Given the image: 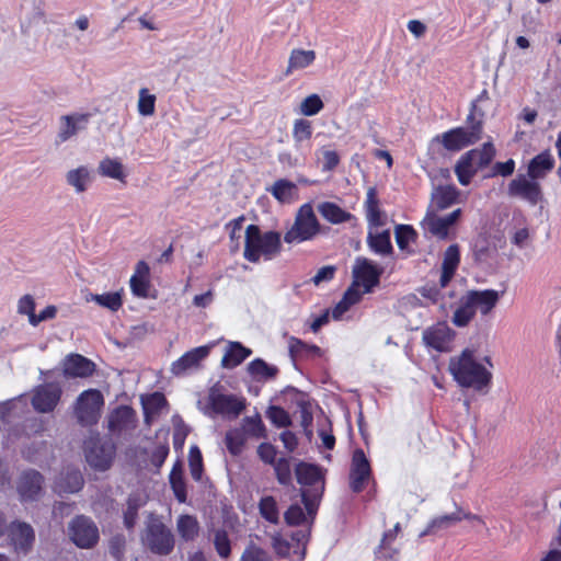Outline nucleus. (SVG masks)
<instances>
[{"label": "nucleus", "instance_id": "a878e982", "mask_svg": "<svg viewBox=\"0 0 561 561\" xmlns=\"http://www.w3.org/2000/svg\"><path fill=\"white\" fill-rule=\"evenodd\" d=\"M554 167V158L550 151L546 150L534 157L527 169V175L531 180L543 179Z\"/></svg>", "mask_w": 561, "mask_h": 561}, {"label": "nucleus", "instance_id": "412c9836", "mask_svg": "<svg viewBox=\"0 0 561 561\" xmlns=\"http://www.w3.org/2000/svg\"><path fill=\"white\" fill-rule=\"evenodd\" d=\"M89 114L75 113L65 115L60 118V127L58 131V140L65 142L71 137L83 130L89 122Z\"/></svg>", "mask_w": 561, "mask_h": 561}, {"label": "nucleus", "instance_id": "0e129e2a", "mask_svg": "<svg viewBox=\"0 0 561 561\" xmlns=\"http://www.w3.org/2000/svg\"><path fill=\"white\" fill-rule=\"evenodd\" d=\"M309 538V531L306 529H299L291 534V542L295 543L294 554H299L301 558L305 556L306 543Z\"/></svg>", "mask_w": 561, "mask_h": 561}, {"label": "nucleus", "instance_id": "f03ea898", "mask_svg": "<svg viewBox=\"0 0 561 561\" xmlns=\"http://www.w3.org/2000/svg\"><path fill=\"white\" fill-rule=\"evenodd\" d=\"M282 251L280 233L277 231L262 232L256 225H249L245 229V244L243 257L257 263L261 260L271 261Z\"/></svg>", "mask_w": 561, "mask_h": 561}, {"label": "nucleus", "instance_id": "c9c22d12", "mask_svg": "<svg viewBox=\"0 0 561 561\" xmlns=\"http://www.w3.org/2000/svg\"><path fill=\"white\" fill-rule=\"evenodd\" d=\"M365 211L369 227H380L382 225L379 199L375 187H369L366 193Z\"/></svg>", "mask_w": 561, "mask_h": 561}, {"label": "nucleus", "instance_id": "338daca9", "mask_svg": "<svg viewBox=\"0 0 561 561\" xmlns=\"http://www.w3.org/2000/svg\"><path fill=\"white\" fill-rule=\"evenodd\" d=\"M530 240V232L527 226L515 228L511 234V241L519 249L525 248Z\"/></svg>", "mask_w": 561, "mask_h": 561}, {"label": "nucleus", "instance_id": "72a5a7b5", "mask_svg": "<svg viewBox=\"0 0 561 561\" xmlns=\"http://www.w3.org/2000/svg\"><path fill=\"white\" fill-rule=\"evenodd\" d=\"M477 310L469 295H465L460 298L459 305L454 311L451 321L456 327L462 328L469 324L473 319Z\"/></svg>", "mask_w": 561, "mask_h": 561}, {"label": "nucleus", "instance_id": "f257e3e1", "mask_svg": "<svg viewBox=\"0 0 561 561\" xmlns=\"http://www.w3.org/2000/svg\"><path fill=\"white\" fill-rule=\"evenodd\" d=\"M492 367L491 358L481 357L473 347H467L459 355L453 356L448 364L450 375L460 387L477 391H482L490 386Z\"/></svg>", "mask_w": 561, "mask_h": 561}, {"label": "nucleus", "instance_id": "bf43d9fd", "mask_svg": "<svg viewBox=\"0 0 561 561\" xmlns=\"http://www.w3.org/2000/svg\"><path fill=\"white\" fill-rule=\"evenodd\" d=\"M242 426L243 433H248L249 435L257 438L264 436V425L257 414L244 417Z\"/></svg>", "mask_w": 561, "mask_h": 561}, {"label": "nucleus", "instance_id": "052dcab7", "mask_svg": "<svg viewBox=\"0 0 561 561\" xmlns=\"http://www.w3.org/2000/svg\"><path fill=\"white\" fill-rule=\"evenodd\" d=\"M214 545L221 558H228L231 551L230 540L225 530H217L214 536Z\"/></svg>", "mask_w": 561, "mask_h": 561}, {"label": "nucleus", "instance_id": "4be33fe9", "mask_svg": "<svg viewBox=\"0 0 561 561\" xmlns=\"http://www.w3.org/2000/svg\"><path fill=\"white\" fill-rule=\"evenodd\" d=\"M130 290L134 296L147 298L150 289V267L145 261L136 264L135 272L129 279Z\"/></svg>", "mask_w": 561, "mask_h": 561}, {"label": "nucleus", "instance_id": "dca6fc26", "mask_svg": "<svg viewBox=\"0 0 561 561\" xmlns=\"http://www.w3.org/2000/svg\"><path fill=\"white\" fill-rule=\"evenodd\" d=\"M7 529L10 542L16 552L26 553L32 548L35 534L30 524L13 522Z\"/></svg>", "mask_w": 561, "mask_h": 561}, {"label": "nucleus", "instance_id": "de8ad7c7", "mask_svg": "<svg viewBox=\"0 0 561 561\" xmlns=\"http://www.w3.org/2000/svg\"><path fill=\"white\" fill-rule=\"evenodd\" d=\"M170 483L179 502L186 501V488L183 479V472L180 465H175L170 473Z\"/></svg>", "mask_w": 561, "mask_h": 561}, {"label": "nucleus", "instance_id": "0eeeda50", "mask_svg": "<svg viewBox=\"0 0 561 561\" xmlns=\"http://www.w3.org/2000/svg\"><path fill=\"white\" fill-rule=\"evenodd\" d=\"M85 459L88 463L104 471L110 468L115 455V446L110 440H102L100 437H90L84 444Z\"/></svg>", "mask_w": 561, "mask_h": 561}, {"label": "nucleus", "instance_id": "20e7f679", "mask_svg": "<svg viewBox=\"0 0 561 561\" xmlns=\"http://www.w3.org/2000/svg\"><path fill=\"white\" fill-rule=\"evenodd\" d=\"M321 230V225L314 214L311 203L302 204L296 215L293 225L284 234V241L288 244H299L313 240Z\"/></svg>", "mask_w": 561, "mask_h": 561}, {"label": "nucleus", "instance_id": "423d86ee", "mask_svg": "<svg viewBox=\"0 0 561 561\" xmlns=\"http://www.w3.org/2000/svg\"><path fill=\"white\" fill-rule=\"evenodd\" d=\"M67 533L69 539L80 549H91L100 539L96 524L84 515L72 518L68 524Z\"/></svg>", "mask_w": 561, "mask_h": 561}, {"label": "nucleus", "instance_id": "f8f14e48", "mask_svg": "<svg viewBox=\"0 0 561 561\" xmlns=\"http://www.w3.org/2000/svg\"><path fill=\"white\" fill-rule=\"evenodd\" d=\"M508 194L522 198L531 206L537 205L542 198L540 184L526 175H518L511 181L508 184Z\"/></svg>", "mask_w": 561, "mask_h": 561}, {"label": "nucleus", "instance_id": "a211bd4d", "mask_svg": "<svg viewBox=\"0 0 561 561\" xmlns=\"http://www.w3.org/2000/svg\"><path fill=\"white\" fill-rule=\"evenodd\" d=\"M95 370V364L80 354H70L62 360V373L67 378H87Z\"/></svg>", "mask_w": 561, "mask_h": 561}, {"label": "nucleus", "instance_id": "aec40b11", "mask_svg": "<svg viewBox=\"0 0 561 561\" xmlns=\"http://www.w3.org/2000/svg\"><path fill=\"white\" fill-rule=\"evenodd\" d=\"M136 413L128 405H121L108 415V430L113 434L128 432L136 426Z\"/></svg>", "mask_w": 561, "mask_h": 561}, {"label": "nucleus", "instance_id": "864d4df0", "mask_svg": "<svg viewBox=\"0 0 561 561\" xmlns=\"http://www.w3.org/2000/svg\"><path fill=\"white\" fill-rule=\"evenodd\" d=\"M188 466L192 478L196 481L201 480L203 473V459L202 453L197 446H192L190 448Z\"/></svg>", "mask_w": 561, "mask_h": 561}, {"label": "nucleus", "instance_id": "6ab92c4d", "mask_svg": "<svg viewBox=\"0 0 561 561\" xmlns=\"http://www.w3.org/2000/svg\"><path fill=\"white\" fill-rule=\"evenodd\" d=\"M43 477L30 470L22 473L18 482V492L22 502L35 501L42 492Z\"/></svg>", "mask_w": 561, "mask_h": 561}, {"label": "nucleus", "instance_id": "6e6552de", "mask_svg": "<svg viewBox=\"0 0 561 561\" xmlns=\"http://www.w3.org/2000/svg\"><path fill=\"white\" fill-rule=\"evenodd\" d=\"M481 123H474L470 128L457 127L453 128L440 136H437L435 140L440 141L445 149L449 151H459L462 148L477 142L481 138Z\"/></svg>", "mask_w": 561, "mask_h": 561}, {"label": "nucleus", "instance_id": "3c124183", "mask_svg": "<svg viewBox=\"0 0 561 561\" xmlns=\"http://www.w3.org/2000/svg\"><path fill=\"white\" fill-rule=\"evenodd\" d=\"M324 104L321 98L313 93L305 98L299 106L300 114L305 116H314L322 111Z\"/></svg>", "mask_w": 561, "mask_h": 561}, {"label": "nucleus", "instance_id": "cd10ccee", "mask_svg": "<svg viewBox=\"0 0 561 561\" xmlns=\"http://www.w3.org/2000/svg\"><path fill=\"white\" fill-rule=\"evenodd\" d=\"M472 253L478 263H489L497 254L495 243L485 234H479L472 243Z\"/></svg>", "mask_w": 561, "mask_h": 561}, {"label": "nucleus", "instance_id": "7c9ffc66", "mask_svg": "<svg viewBox=\"0 0 561 561\" xmlns=\"http://www.w3.org/2000/svg\"><path fill=\"white\" fill-rule=\"evenodd\" d=\"M474 154L473 152H466L456 163L455 173L461 185H468L473 175L480 170L474 161Z\"/></svg>", "mask_w": 561, "mask_h": 561}, {"label": "nucleus", "instance_id": "2f4dec72", "mask_svg": "<svg viewBox=\"0 0 561 561\" xmlns=\"http://www.w3.org/2000/svg\"><path fill=\"white\" fill-rule=\"evenodd\" d=\"M268 191L282 204H290L298 197L297 185L286 179L277 180Z\"/></svg>", "mask_w": 561, "mask_h": 561}, {"label": "nucleus", "instance_id": "ea45409f", "mask_svg": "<svg viewBox=\"0 0 561 561\" xmlns=\"http://www.w3.org/2000/svg\"><path fill=\"white\" fill-rule=\"evenodd\" d=\"M368 244L370 249L380 255H387L392 252L389 230L369 232Z\"/></svg>", "mask_w": 561, "mask_h": 561}, {"label": "nucleus", "instance_id": "c756f323", "mask_svg": "<svg viewBox=\"0 0 561 561\" xmlns=\"http://www.w3.org/2000/svg\"><path fill=\"white\" fill-rule=\"evenodd\" d=\"M252 354V351L239 342H229L226 346L221 365L226 368H234Z\"/></svg>", "mask_w": 561, "mask_h": 561}, {"label": "nucleus", "instance_id": "a19ab883", "mask_svg": "<svg viewBox=\"0 0 561 561\" xmlns=\"http://www.w3.org/2000/svg\"><path fill=\"white\" fill-rule=\"evenodd\" d=\"M460 520H462L460 511L436 517L428 523L427 527L420 534V536L424 537L438 530L447 529Z\"/></svg>", "mask_w": 561, "mask_h": 561}, {"label": "nucleus", "instance_id": "4468645a", "mask_svg": "<svg viewBox=\"0 0 561 561\" xmlns=\"http://www.w3.org/2000/svg\"><path fill=\"white\" fill-rule=\"evenodd\" d=\"M371 476L370 463L362 449H356L353 454L351 471H350V486L353 492H360L366 486Z\"/></svg>", "mask_w": 561, "mask_h": 561}, {"label": "nucleus", "instance_id": "2eb2a0df", "mask_svg": "<svg viewBox=\"0 0 561 561\" xmlns=\"http://www.w3.org/2000/svg\"><path fill=\"white\" fill-rule=\"evenodd\" d=\"M213 346L214 344L202 345L184 353L179 359L172 363V374L181 376L190 370L199 368L201 363L208 357Z\"/></svg>", "mask_w": 561, "mask_h": 561}, {"label": "nucleus", "instance_id": "f3484780", "mask_svg": "<svg viewBox=\"0 0 561 561\" xmlns=\"http://www.w3.org/2000/svg\"><path fill=\"white\" fill-rule=\"evenodd\" d=\"M354 284L369 293L378 283L380 271L366 259L358 257L353 267Z\"/></svg>", "mask_w": 561, "mask_h": 561}, {"label": "nucleus", "instance_id": "7ed1b4c3", "mask_svg": "<svg viewBox=\"0 0 561 561\" xmlns=\"http://www.w3.org/2000/svg\"><path fill=\"white\" fill-rule=\"evenodd\" d=\"M296 478L306 489L301 492V497L309 515L316 514L319 501L324 491V474L322 469L312 463L299 462L295 469Z\"/></svg>", "mask_w": 561, "mask_h": 561}, {"label": "nucleus", "instance_id": "603ef678", "mask_svg": "<svg viewBox=\"0 0 561 561\" xmlns=\"http://www.w3.org/2000/svg\"><path fill=\"white\" fill-rule=\"evenodd\" d=\"M245 437L242 430L234 428L226 434V445L232 455H239L242 450Z\"/></svg>", "mask_w": 561, "mask_h": 561}, {"label": "nucleus", "instance_id": "39448f33", "mask_svg": "<svg viewBox=\"0 0 561 561\" xmlns=\"http://www.w3.org/2000/svg\"><path fill=\"white\" fill-rule=\"evenodd\" d=\"M198 404L202 412L209 417L221 415L226 419H236L245 409V399L236 394L222 393L213 387L206 403L202 405L199 401Z\"/></svg>", "mask_w": 561, "mask_h": 561}, {"label": "nucleus", "instance_id": "bb28decb", "mask_svg": "<svg viewBox=\"0 0 561 561\" xmlns=\"http://www.w3.org/2000/svg\"><path fill=\"white\" fill-rule=\"evenodd\" d=\"M83 486V477L78 469H67L62 472L54 484L57 493H76Z\"/></svg>", "mask_w": 561, "mask_h": 561}, {"label": "nucleus", "instance_id": "473e14b6", "mask_svg": "<svg viewBox=\"0 0 561 561\" xmlns=\"http://www.w3.org/2000/svg\"><path fill=\"white\" fill-rule=\"evenodd\" d=\"M319 214L330 224L339 225L353 219V215L342 209L337 204L332 202H322L318 205Z\"/></svg>", "mask_w": 561, "mask_h": 561}, {"label": "nucleus", "instance_id": "f704fd0d", "mask_svg": "<svg viewBox=\"0 0 561 561\" xmlns=\"http://www.w3.org/2000/svg\"><path fill=\"white\" fill-rule=\"evenodd\" d=\"M459 191L454 185H439L432 192V202L443 210L457 202Z\"/></svg>", "mask_w": 561, "mask_h": 561}, {"label": "nucleus", "instance_id": "5701e85b", "mask_svg": "<svg viewBox=\"0 0 561 561\" xmlns=\"http://www.w3.org/2000/svg\"><path fill=\"white\" fill-rule=\"evenodd\" d=\"M317 54L313 49L294 48L290 50L285 70L286 76L302 71L312 66Z\"/></svg>", "mask_w": 561, "mask_h": 561}, {"label": "nucleus", "instance_id": "774afa93", "mask_svg": "<svg viewBox=\"0 0 561 561\" xmlns=\"http://www.w3.org/2000/svg\"><path fill=\"white\" fill-rule=\"evenodd\" d=\"M335 266L333 265H327V266H322L317 273L316 275L311 278V282L316 285V286H319L321 285L322 283H328L330 282L331 279H333L334 277V274H335Z\"/></svg>", "mask_w": 561, "mask_h": 561}, {"label": "nucleus", "instance_id": "13d9d810", "mask_svg": "<svg viewBox=\"0 0 561 561\" xmlns=\"http://www.w3.org/2000/svg\"><path fill=\"white\" fill-rule=\"evenodd\" d=\"M266 415L277 427H286L291 424L289 414L283 408L275 405L270 407L266 411Z\"/></svg>", "mask_w": 561, "mask_h": 561}, {"label": "nucleus", "instance_id": "c85d7f7f", "mask_svg": "<svg viewBox=\"0 0 561 561\" xmlns=\"http://www.w3.org/2000/svg\"><path fill=\"white\" fill-rule=\"evenodd\" d=\"M468 295L472 299L476 310L483 316L488 314L500 299V293L494 289L470 290Z\"/></svg>", "mask_w": 561, "mask_h": 561}, {"label": "nucleus", "instance_id": "e2e57ef3", "mask_svg": "<svg viewBox=\"0 0 561 561\" xmlns=\"http://www.w3.org/2000/svg\"><path fill=\"white\" fill-rule=\"evenodd\" d=\"M272 546L279 557H288L294 553L293 546H295V543L288 541L279 534H276L272 537Z\"/></svg>", "mask_w": 561, "mask_h": 561}, {"label": "nucleus", "instance_id": "8fccbe9b", "mask_svg": "<svg viewBox=\"0 0 561 561\" xmlns=\"http://www.w3.org/2000/svg\"><path fill=\"white\" fill-rule=\"evenodd\" d=\"M261 515L272 524H277L279 519V512L276 501L272 496H265L260 501Z\"/></svg>", "mask_w": 561, "mask_h": 561}, {"label": "nucleus", "instance_id": "393cba45", "mask_svg": "<svg viewBox=\"0 0 561 561\" xmlns=\"http://www.w3.org/2000/svg\"><path fill=\"white\" fill-rule=\"evenodd\" d=\"M460 262V252L457 244L449 245L443 257L439 286L445 288L454 277Z\"/></svg>", "mask_w": 561, "mask_h": 561}, {"label": "nucleus", "instance_id": "4c0bfd02", "mask_svg": "<svg viewBox=\"0 0 561 561\" xmlns=\"http://www.w3.org/2000/svg\"><path fill=\"white\" fill-rule=\"evenodd\" d=\"M98 171L102 176L125 182L126 173L123 163L116 158L106 157L100 161Z\"/></svg>", "mask_w": 561, "mask_h": 561}, {"label": "nucleus", "instance_id": "09e8293b", "mask_svg": "<svg viewBox=\"0 0 561 561\" xmlns=\"http://www.w3.org/2000/svg\"><path fill=\"white\" fill-rule=\"evenodd\" d=\"M138 113L141 116H151L154 113L156 108V96L149 93L148 89L142 88L139 90L138 98Z\"/></svg>", "mask_w": 561, "mask_h": 561}, {"label": "nucleus", "instance_id": "4d7b16f0", "mask_svg": "<svg viewBox=\"0 0 561 561\" xmlns=\"http://www.w3.org/2000/svg\"><path fill=\"white\" fill-rule=\"evenodd\" d=\"M469 152L476 153L474 161L477 162L479 169H482L493 160L495 156V148L491 142H486L481 149H472Z\"/></svg>", "mask_w": 561, "mask_h": 561}, {"label": "nucleus", "instance_id": "79ce46f5", "mask_svg": "<svg viewBox=\"0 0 561 561\" xmlns=\"http://www.w3.org/2000/svg\"><path fill=\"white\" fill-rule=\"evenodd\" d=\"M85 299L87 301H93L100 307L106 308L111 311H117L123 305V299L119 291L89 294Z\"/></svg>", "mask_w": 561, "mask_h": 561}, {"label": "nucleus", "instance_id": "680f3d73", "mask_svg": "<svg viewBox=\"0 0 561 561\" xmlns=\"http://www.w3.org/2000/svg\"><path fill=\"white\" fill-rule=\"evenodd\" d=\"M241 561H272V558L259 546L250 545L243 551Z\"/></svg>", "mask_w": 561, "mask_h": 561}, {"label": "nucleus", "instance_id": "5fc2aeb1", "mask_svg": "<svg viewBox=\"0 0 561 561\" xmlns=\"http://www.w3.org/2000/svg\"><path fill=\"white\" fill-rule=\"evenodd\" d=\"M415 237L416 232L411 226L399 225L396 227V241L401 250L407 249L415 240Z\"/></svg>", "mask_w": 561, "mask_h": 561}, {"label": "nucleus", "instance_id": "69168bd1", "mask_svg": "<svg viewBox=\"0 0 561 561\" xmlns=\"http://www.w3.org/2000/svg\"><path fill=\"white\" fill-rule=\"evenodd\" d=\"M144 402V409L146 412L152 411L157 412L161 410L165 404L167 400L164 396L160 392H154L150 396H148L146 399L142 400Z\"/></svg>", "mask_w": 561, "mask_h": 561}, {"label": "nucleus", "instance_id": "a18cd8bd", "mask_svg": "<svg viewBox=\"0 0 561 561\" xmlns=\"http://www.w3.org/2000/svg\"><path fill=\"white\" fill-rule=\"evenodd\" d=\"M316 514L309 515V512L299 504H293L285 512V520L288 525L310 524Z\"/></svg>", "mask_w": 561, "mask_h": 561}, {"label": "nucleus", "instance_id": "ddd939ff", "mask_svg": "<svg viewBox=\"0 0 561 561\" xmlns=\"http://www.w3.org/2000/svg\"><path fill=\"white\" fill-rule=\"evenodd\" d=\"M455 336L446 322H437L423 331L422 340L427 347L438 352H448Z\"/></svg>", "mask_w": 561, "mask_h": 561}, {"label": "nucleus", "instance_id": "b1692460", "mask_svg": "<svg viewBox=\"0 0 561 561\" xmlns=\"http://www.w3.org/2000/svg\"><path fill=\"white\" fill-rule=\"evenodd\" d=\"M66 183L73 188L75 193H84L91 185L93 180V173L91 168L88 165H79L77 168L67 171Z\"/></svg>", "mask_w": 561, "mask_h": 561}, {"label": "nucleus", "instance_id": "6e6d98bb", "mask_svg": "<svg viewBox=\"0 0 561 561\" xmlns=\"http://www.w3.org/2000/svg\"><path fill=\"white\" fill-rule=\"evenodd\" d=\"M274 470L278 482L287 485L291 482V466L287 458H279L274 463Z\"/></svg>", "mask_w": 561, "mask_h": 561}, {"label": "nucleus", "instance_id": "37998d69", "mask_svg": "<svg viewBox=\"0 0 561 561\" xmlns=\"http://www.w3.org/2000/svg\"><path fill=\"white\" fill-rule=\"evenodd\" d=\"M397 536L396 531H392L391 529L383 534L376 552V561H398L396 558L397 551L392 549V543Z\"/></svg>", "mask_w": 561, "mask_h": 561}, {"label": "nucleus", "instance_id": "9d476101", "mask_svg": "<svg viewBox=\"0 0 561 561\" xmlns=\"http://www.w3.org/2000/svg\"><path fill=\"white\" fill-rule=\"evenodd\" d=\"M103 404V396L99 390L89 389L83 391L77 400L76 413L79 421L82 424L95 423Z\"/></svg>", "mask_w": 561, "mask_h": 561}, {"label": "nucleus", "instance_id": "49530a36", "mask_svg": "<svg viewBox=\"0 0 561 561\" xmlns=\"http://www.w3.org/2000/svg\"><path fill=\"white\" fill-rule=\"evenodd\" d=\"M312 136V124L311 122L299 118L294 122L293 125V138L296 146H302L304 142L309 141Z\"/></svg>", "mask_w": 561, "mask_h": 561}, {"label": "nucleus", "instance_id": "c03bdc74", "mask_svg": "<svg viewBox=\"0 0 561 561\" xmlns=\"http://www.w3.org/2000/svg\"><path fill=\"white\" fill-rule=\"evenodd\" d=\"M176 528L184 540H193L199 530L197 519L191 515H181L178 519Z\"/></svg>", "mask_w": 561, "mask_h": 561}, {"label": "nucleus", "instance_id": "e433bc0d", "mask_svg": "<svg viewBox=\"0 0 561 561\" xmlns=\"http://www.w3.org/2000/svg\"><path fill=\"white\" fill-rule=\"evenodd\" d=\"M248 371L256 381H266L277 376L278 368L261 358H255L248 364Z\"/></svg>", "mask_w": 561, "mask_h": 561}, {"label": "nucleus", "instance_id": "1a4fd4ad", "mask_svg": "<svg viewBox=\"0 0 561 561\" xmlns=\"http://www.w3.org/2000/svg\"><path fill=\"white\" fill-rule=\"evenodd\" d=\"M145 541L150 550L157 554H168L174 547L172 533L159 520L149 523L146 530Z\"/></svg>", "mask_w": 561, "mask_h": 561}, {"label": "nucleus", "instance_id": "58836bf2", "mask_svg": "<svg viewBox=\"0 0 561 561\" xmlns=\"http://www.w3.org/2000/svg\"><path fill=\"white\" fill-rule=\"evenodd\" d=\"M423 229L440 240H445L449 236L450 228L442 219V217L435 216L434 214H427L422 220Z\"/></svg>", "mask_w": 561, "mask_h": 561}, {"label": "nucleus", "instance_id": "9b49d317", "mask_svg": "<svg viewBox=\"0 0 561 561\" xmlns=\"http://www.w3.org/2000/svg\"><path fill=\"white\" fill-rule=\"evenodd\" d=\"M62 393L58 382H47L34 388L32 405L39 413H49L57 407Z\"/></svg>", "mask_w": 561, "mask_h": 561}]
</instances>
